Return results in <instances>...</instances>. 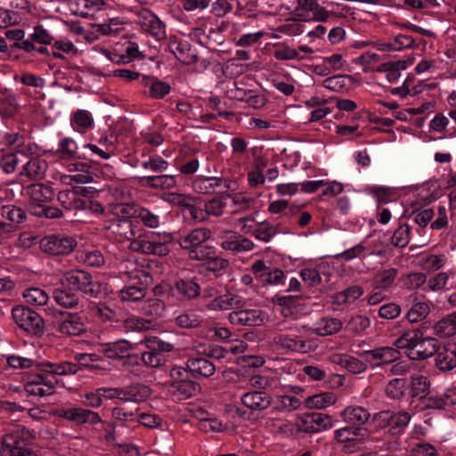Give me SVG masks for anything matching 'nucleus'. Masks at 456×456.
Returning a JSON list of instances; mask_svg holds the SVG:
<instances>
[{
    "label": "nucleus",
    "instance_id": "nucleus-56",
    "mask_svg": "<svg viewBox=\"0 0 456 456\" xmlns=\"http://www.w3.org/2000/svg\"><path fill=\"white\" fill-rule=\"evenodd\" d=\"M351 83V77L346 75H336L325 78L322 86L330 91L343 93L347 91Z\"/></svg>",
    "mask_w": 456,
    "mask_h": 456
},
{
    "label": "nucleus",
    "instance_id": "nucleus-38",
    "mask_svg": "<svg viewBox=\"0 0 456 456\" xmlns=\"http://www.w3.org/2000/svg\"><path fill=\"white\" fill-rule=\"evenodd\" d=\"M343 322L338 318L323 317L316 322L314 328H310V333L325 337L338 333L341 330Z\"/></svg>",
    "mask_w": 456,
    "mask_h": 456
},
{
    "label": "nucleus",
    "instance_id": "nucleus-10",
    "mask_svg": "<svg viewBox=\"0 0 456 456\" xmlns=\"http://www.w3.org/2000/svg\"><path fill=\"white\" fill-rule=\"evenodd\" d=\"M142 30L159 42L167 37L166 24L150 9L140 8L135 12Z\"/></svg>",
    "mask_w": 456,
    "mask_h": 456
},
{
    "label": "nucleus",
    "instance_id": "nucleus-43",
    "mask_svg": "<svg viewBox=\"0 0 456 456\" xmlns=\"http://www.w3.org/2000/svg\"><path fill=\"white\" fill-rule=\"evenodd\" d=\"M367 436V430L362 428L345 427L334 431V438L339 444L358 443Z\"/></svg>",
    "mask_w": 456,
    "mask_h": 456
},
{
    "label": "nucleus",
    "instance_id": "nucleus-27",
    "mask_svg": "<svg viewBox=\"0 0 456 456\" xmlns=\"http://www.w3.org/2000/svg\"><path fill=\"white\" fill-rule=\"evenodd\" d=\"M228 319L233 325L260 326L264 323L265 315L258 309L234 310L229 314Z\"/></svg>",
    "mask_w": 456,
    "mask_h": 456
},
{
    "label": "nucleus",
    "instance_id": "nucleus-47",
    "mask_svg": "<svg viewBox=\"0 0 456 456\" xmlns=\"http://www.w3.org/2000/svg\"><path fill=\"white\" fill-rule=\"evenodd\" d=\"M273 408L280 412H290L300 408L302 401L293 395H278L272 399Z\"/></svg>",
    "mask_w": 456,
    "mask_h": 456
},
{
    "label": "nucleus",
    "instance_id": "nucleus-36",
    "mask_svg": "<svg viewBox=\"0 0 456 456\" xmlns=\"http://www.w3.org/2000/svg\"><path fill=\"white\" fill-rule=\"evenodd\" d=\"M411 64L410 60H399L388 61L380 65L378 71L383 74L389 83H395L401 77L402 71L405 70Z\"/></svg>",
    "mask_w": 456,
    "mask_h": 456
},
{
    "label": "nucleus",
    "instance_id": "nucleus-11",
    "mask_svg": "<svg viewBox=\"0 0 456 456\" xmlns=\"http://www.w3.org/2000/svg\"><path fill=\"white\" fill-rule=\"evenodd\" d=\"M183 373H186V370L180 367H175L170 370L173 381L169 387V393L178 401L192 397L200 391V385L198 383L186 379H177Z\"/></svg>",
    "mask_w": 456,
    "mask_h": 456
},
{
    "label": "nucleus",
    "instance_id": "nucleus-33",
    "mask_svg": "<svg viewBox=\"0 0 456 456\" xmlns=\"http://www.w3.org/2000/svg\"><path fill=\"white\" fill-rule=\"evenodd\" d=\"M437 340L431 337L420 338V341L417 342L411 353H407L411 360H426L434 355L436 351Z\"/></svg>",
    "mask_w": 456,
    "mask_h": 456
},
{
    "label": "nucleus",
    "instance_id": "nucleus-51",
    "mask_svg": "<svg viewBox=\"0 0 456 456\" xmlns=\"http://www.w3.org/2000/svg\"><path fill=\"white\" fill-rule=\"evenodd\" d=\"M77 144L74 139L65 137L58 142L54 155L62 160L75 159L77 155Z\"/></svg>",
    "mask_w": 456,
    "mask_h": 456
},
{
    "label": "nucleus",
    "instance_id": "nucleus-58",
    "mask_svg": "<svg viewBox=\"0 0 456 456\" xmlns=\"http://www.w3.org/2000/svg\"><path fill=\"white\" fill-rule=\"evenodd\" d=\"M408 383L403 378H395L386 386L385 392L387 397L399 400L404 396Z\"/></svg>",
    "mask_w": 456,
    "mask_h": 456
},
{
    "label": "nucleus",
    "instance_id": "nucleus-53",
    "mask_svg": "<svg viewBox=\"0 0 456 456\" xmlns=\"http://www.w3.org/2000/svg\"><path fill=\"white\" fill-rule=\"evenodd\" d=\"M134 215L145 227L149 229H157L163 223L159 215L147 208L141 207L134 209Z\"/></svg>",
    "mask_w": 456,
    "mask_h": 456
},
{
    "label": "nucleus",
    "instance_id": "nucleus-64",
    "mask_svg": "<svg viewBox=\"0 0 456 456\" xmlns=\"http://www.w3.org/2000/svg\"><path fill=\"white\" fill-rule=\"evenodd\" d=\"M443 60L438 57H425L415 66L418 74L435 73L443 68Z\"/></svg>",
    "mask_w": 456,
    "mask_h": 456
},
{
    "label": "nucleus",
    "instance_id": "nucleus-2",
    "mask_svg": "<svg viewBox=\"0 0 456 456\" xmlns=\"http://www.w3.org/2000/svg\"><path fill=\"white\" fill-rule=\"evenodd\" d=\"M106 228L118 243L128 242V248L134 252V242H138L146 234V231L128 217L117 216L109 221Z\"/></svg>",
    "mask_w": 456,
    "mask_h": 456
},
{
    "label": "nucleus",
    "instance_id": "nucleus-45",
    "mask_svg": "<svg viewBox=\"0 0 456 456\" xmlns=\"http://www.w3.org/2000/svg\"><path fill=\"white\" fill-rule=\"evenodd\" d=\"M142 84L149 88V96L153 99H163L171 91V86L168 83L156 77L143 76Z\"/></svg>",
    "mask_w": 456,
    "mask_h": 456
},
{
    "label": "nucleus",
    "instance_id": "nucleus-9",
    "mask_svg": "<svg viewBox=\"0 0 456 456\" xmlns=\"http://www.w3.org/2000/svg\"><path fill=\"white\" fill-rule=\"evenodd\" d=\"M411 415L406 411H381L374 414L372 421L376 428L388 429L392 434H400L408 426Z\"/></svg>",
    "mask_w": 456,
    "mask_h": 456
},
{
    "label": "nucleus",
    "instance_id": "nucleus-37",
    "mask_svg": "<svg viewBox=\"0 0 456 456\" xmlns=\"http://www.w3.org/2000/svg\"><path fill=\"white\" fill-rule=\"evenodd\" d=\"M139 183L151 189L169 190L175 187L176 176L172 175L142 176L139 178Z\"/></svg>",
    "mask_w": 456,
    "mask_h": 456
},
{
    "label": "nucleus",
    "instance_id": "nucleus-8",
    "mask_svg": "<svg viewBox=\"0 0 456 456\" xmlns=\"http://www.w3.org/2000/svg\"><path fill=\"white\" fill-rule=\"evenodd\" d=\"M175 240L171 232H164L157 237L152 236L151 240L141 238L138 242H134V252L154 255L158 256H166L170 251V245Z\"/></svg>",
    "mask_w": 456,
    "mask_h": 456
},
{
    "label": "nucleus",
    "instance_id": "nucleus-42",
    "mask_svg": "<svg viewBox=\"0 0 456 456\" xmlns=\"http://www.w3.org/2000/svg\"><path fill=\"white\" fill-rule=\"evenodd\" d=\"M337 395L332 392H322L307 396L304 400L305 407L307 409L322 410L336 403Z\"/></svg>",
    "mask_w": 456,
    "mask_h": 456
},
{
    "label": "nucleus",
    "instance_id": "nucleus-61",
    "mask_svg": "<svg viewBox=\"0 0 456 456\" xmlns=\"http://www.w3.org/2000/svg\"><path fill=\"white\" fill-rule=\"evenodd\" d=\"M430 381L427 376L415 374L411 376L412 397L424 398L428 393Z\"/></svg>",
    "mask_w": 456,
    "mask_h": 456
},
{
    "label": "nucleus",
    "instance_id": "nucleus-55",
    "mask_svg": "<svg viewBox=\"0 0 456 456\" xmlns=\"http://www.w3.org/2000/svg\"><path fill=\"white\" fill-rule=\"evenodd\" d=\"M435 333L440 338L451 337L456 333V313L438 321L434 327Z\"/></svg>",
    "mask_w": 456,
    "mask_h": 456
},
{
    "label": "nucleus",
    "instance_id": "nucleus-62",
    "mask_svg": "<svg viewBox=\"0 0 456 456\" xmlns=\"http://www.w3.org/2000/svg\"><path fill=\"white\" fill-rule=\"evenodd\" d=\"M366 191L374 197L378 204H387L395 198V191L389 187L373 185L367 187Z\"/></svg>",
    "mask_w": 456,
    "mask_h": 456
},
{
    "label": "nucleus",
    "instance_id": "nucleus-12",
    "mask_svg": "<svg viewBox=\"0 0 456 456\" xmlns=\"http://www.w3.org/2000/svg\"><path fill=\"white\" fill-rule=\"evenodd\" d=\"M359 354L371 369L390 365L401 358L400 351L390 346L365 350Z\"/></svg>",
    "mask_w": 456,
    "mask_h": 456
},
{
    "label": "nucleus",
    "instance_id": "nucleus-20",
    "mask_svg": "<svg viewBox=\"0 0 456 456\" xmlns=\"http://www.w3.org/2000/svg\"><path fill=\"white\" fill-rule=\"evenodd\" d=\"M168 50L175 57L185 65H191L197 61L198 56L195 50L187 40L179 38L176 36L169 37L167 44Z\"/></svg>",
    "mask_w": 456,
    "mask_h": 456
},
{
    "label": "nucleus",
    "instance_id": "nucleus-57",
    "mask_svg": "<svg viewBox=\"0 0 456 456\" xmlns=\"http://www.w3.org/2000/svg\"><path fill=\"white\" fill-rule=\"evenodd\" d=\"M395 52L413 49L418 46L416 38L406 32L395 33L390 37Z\"/></svg>",
    "mask_w": 456,
    "mask_h": 456
},
{
    "label": "nucleus",
    "instance_id": "nucleus-15",
    "mask_svg": "<svg viewBox=\"0 0 456 456\" xmlns=\"http://www.w3.org/2000/svg\"><path fill=\"white\" fill-rule=\"evenodd\" d=\"M21 193L27 198L30 211L37 210L54 198V191L52 187L44 183H31L22 187Z\"/></svg>",
    "mask_w": 456,
    "mask_h": 456
},
{
    "label": "nucleus",
    "instance_id": "nucleus-52",
    "mask_svg": "<svg viewBox=\"0 0 456 456\" xmlns=\"http://www.w3.org/2000/svg\"><path fill=\"white\" fill-rule=\"evenodd\" d=\"M25 302L34 306H43L49 301V294L45 289L31 287L22 292Z\"/></svg>",
    "mask_w": 456,
    "mask_h": 456
},
{
    "label": "nucleus",
    "instance_id": "nucleus-30",
    "mask_svg": "<svg viewBox=\"0 0 456 456\" xmlns=\"http://www.w3.org/2000/svg\"><path fill=\"white\" fill-rule=\"evenodd\" d=\"M200 294V285L191 279H179L172 289V296L179 300H191Z\"/></svg>",
    "mask_w": 456,
    "mask_h": 456
},
{
    "label": "nucleus",
    "instance_id": "nucleus-40",
    "mask_svg": "<svg viewBox=\"0 0 456 456\" xmlns=\"http://www.w3.org/2000/svg\"><path fill=\"white\" fill-rule=\"evenodd\" d=\"M342 419L354 426H362L370 418V413L362 406H347L341 413Z\"/></svg>",
    "mask_w": 456,
    "mask_h": 456
},
{
    "label": "nucleus",
    "instance_id": "nucleus-29",
    "mask_svg": "<svg viewBox=\"0 0 456 456\" xmlns=\"http://www.w3.org/2000/svg\"><path fill=\"white\" fill-rule=\"evenodd\" d=\"M58 330L64 335L79 336L86 330L84 318L77 313H68L60 322Z\"/></svg>",
    "mask_w": 456,
    "mask_h": 456
},
{
    "label": "nucleus",
    "instance_id": "nucleus-3",
    "mask_svg": "<svg viewBox=\"0 0 456 456\" xmlns=\"http://www.w3.org/2000/svg\"><path fill=\"white\" fill-rule=\"evenodd\" d=\"M211 234L210 229L199 227L180 232L175 241L183 250L187 252L191 260H195L203 253L205 248L211 247L205 244L211 238Z\"/></svg>",
    "mask_w": 456,
    "mask_h": 456
},
{
    "label": "nucleus",
    "instance_id": "nucleus-41",
    "mask_svg": "<svg viewBox=\"0 0 456 456\" xmlns=\"http://www.w3.org/2000/svg\"><path fill=\"white\" fill-rule=\"evenodd\" d=\"M187 369L193 376L210 377L216 371L212 362L204 357H191L186 362Z\"/></svg>",
    "mask_w": 456,
    "mask_h": 456
},
{
    "label": "nucleus",
    "instance_id": "nucleus-63",
    "mask_svg": "<svg viewBox=\"0 0 456 456\" xmlns=\"http://www.w3.org/2000/svg\"><path fill=\"white\" fill-rule=\"evenodd\" d=\"M57 200L60 204L66 209H78L82 204V200L78 198L77 193L74 190H63L59 191Z\"/></svg>",
    "mask_w": 456,
    "mask_h": 456
},
{
    "label": "nucleus",
    "instance_id": "nucleus-18",
    "mask_svg": "<svg viewBox=\"0 0 456 456\" xmlns=\"http://www.w3.org/2000/svg\"><path fill=\"white\" fill-rule=\"evenodd\" d=\"M56 415L77 425L85 423L98 424L102 421L97 412L81 407L61 408L56 411Z\"/></svg>",
    "mask_w": 456,
    "mask_h": 456
},
{
    "label": "nucleus",
    "instance_id": "nucleus-44",
    "mask_svg": "<svg viewBox=\"0 0 456 456\" xmlns=\"http://www.w3.org/2000/svg\"><path fill=\"white\" fill-rule=\"evenodd\" d=\"M124 402L141 403L145 401L151 394V389L142 384H134L122 388Z\"/></svg>",
    "mask_w": 456,
    "mask_h": 456
},
{
    "label": "nucleus",
    "instance_id": "nucleus-6",
    "mask_svg": "<svg viewBox=\"0 0 456 456\" xmlns=\"http://www.w3.org/2000/svg\"><path fill=\"white\" fill-rule=\"evenodd\" d=\"M190 187L199 195H213L232 191V181L222 176L198 175L192 177Z\"/></svg>",
    "mask_w": 456,
    "mask_h": 456
},
{
    "label": "nucleus",
    "instance_id": "nucleus-32",
    "mask_svg": "<svg viewBox=\"0 0 456 456\" xmlns=\"http://www.w3.org/2000/svg\"><path fill=\"white\" fill-rule=\"evenodd\" d=\"M79 370L77 363L70 362H44L41 363V370L45 375H49L56 379V376H66L75 374Z\"/></svg>",
    "mask_w": 456,
    "mask_h": 456
},
{
    "label": "nucleus",
    "instance_id": "nucleus-54",
    "mask_svg": "<svg viewBox=\"0 0 456 456\" xmlns=\"http://www.w3.org/2000/svg\"><path fill=\"white\" fill-rule=\"evenodd\" d=\"M105 55L116 63H127L134 59H142L143 56L139 51V47L135 43H129L124 54L118 55L108 51H105Z\"/></svg>",
    "mask_w": 456,
    "mask_h": 456
},
{
    "label": "nucleus",
    "instance_id": "nucleus-35",
    "mask_svg": "<svg viewBox=\"0 0 456 456\" xmlns=\"http://www.w3.org/2000/svg\"><path fill=\"white\" fill-rule=\"evenodd\" d=\"M20 81L28 87L26 94L37 100L45 98L43 89L45 86V80L43 77L30 72H24L21 74Z\"/></svg>",
    "mask_w": 456,
    "mask_h": 456
},
{
    "label": "nucleus",
    "instance_id": "nucleus-60",
    "mask_svg": "<svg viewBox=\"0 0 456 456\" xmlns=\"http://www.w3.org/2000/svg\"><path fill=\"white\" fill-rule=\"evenodd\" d=\"M154 324L151 320L131 316L124 320L123 327L126 332H142L151 330Z\"/></svg>",
    "mask_w": 456,
    "mask_h": 456
},
{
    "label": "nucleus",
    "instance_id": "nucleus-21",
    "mask_svg": "<svg viewBox=\"0 0 456 456\" xmlns=\"http://www.w3.org/2000/svg\"><path fill=\"white\" fill-rule=\"evenodd\" d=\"M1 216L10 221V224L0 221V233H11L27 221L26 212L14 205L3 206Z\"/></svg>",
    "mask_w": 456,
    "mask_h": 456
},
{
    "label": "nucleus",
    "instance_id": "nucleus-13",
    "mask_svg": "<svg viewBox=\"0 0 456 456\" xmlns=\"http://www.w3.org/2000/svg\"><path fill=\"white\" fill-rule=\"evenodd\" d=\"M77 244L76 239L71 236L52 234L40 240V248L49 255H69L75 249Z\"/></svg>",
    "mask_w": 456,
    "mask_h": 456
},
{
    "label": "nucleus",
    "instance_id": "nucleus-39",
    "mask_svg": "<svg viewBox=\"0 0 456 456\" xmlns=\"http://www.w3.org/2000/svg\"><path fill=\"white\" fill-rule=\"evenodd\" d=\"M28 159V155L23 149L5 152L0 157V167L6 174L16 171L20 164H23Z\"/></svg>",
    "mask_w": 456,
    "mask_h": 456
},
{
    "label": "nucleus",
    "instance_id": "nucleus-23",
    "mask_svg": "<svg viewBox=\"0 0 456 456\" xmlns=\"http://www.w3.org/2000/svg\"><path fill=\"white\" fill-rule=\"evenodd\" d=\"M220 247L225 251H231L237 254L252 250L255 244L251 240L238 232H226L222 237Z\"/></svg>",
    "mask_w": 456,
    "mask_h": 456
},
{
    "label": "nucleus",
    "instance_id": "nucleus-26",
    "mask_svg": "<svg viewBox=\"0 0 456 456\" xmlns=\"http://www.w3.org/2000/svg\"><path fill=\"white\" fill-rule=\"evenodd\" d=\"M232 200L234 204L239 202V196L232 195L228 191L217 193L216 196L205 201L206 213L213 217H220L226 213L228 200Z\"/></svg>",
    "mask_w": 456,
    "mask_h": 456
},
{
    "label": "nucleus",
    "instance_id": "nucleus-14",
    "mask_svg": "<svg viewBox=\"0 0 456 456\" xmlns=\"http://www.w3.org/2000/svg\"><path fill=\"white\" fill-rule=\"evenodd\" d=\"M256 279L264 286H279L285 283L284 272L279 268H270L262 259L256 260L250 266Z\"/></svg>",
    "mask_w": 456,
    "mask_h": 456
},
{
    "label": "nucleus",
    "instance_id": "nucleus-59",
    "mask_svg": "<svg viewBox=\"0 0 456 456\" xmlns=\"http://www.w3.org/2000/svg\"><path fill=\"white\" fill-rule=\"evenodd\" d=\"M212 34L217 33L212 27L203 23L196 28H193L189 36L192 41H195L201 45L208 46L211 41Z\"/></svg>",
    "mask_w": 456,
    "mask_h": 456
},
{
    "label": "nucleus",
    "instance_id": "nucleus-49",
    "mask_svg": "<svg viewBox=\"0 0 456 456\" xmlns=\"http://www.w3.org/2000/svg\"><path fill=\"white\" fill-rule=\"evenodd\" d=\"M422 335L423 331L419 329L405 330L399 338L395 340L394 345L396 346L397 350L405 349L407 350V353H411L417 342L420 341Z\"/></svg>",
    "mask_w": 456,
    "mask_h": 456
},
{
    "label": "nucleus",
    "instance_id": "nucleus-34",
    "mask_svg": "<svg viewBox=\"0 0 456 456\" xmlns=\"http://www.w3.org/2000/svg\"><path fill=\"white\" fill-rule=\"evenodd\" d=\"M47 169V162L38 157H29L21 166L20 175H25L31 180L41 179L45 176Z\"/></svg>",
    "mask_w": 456,
    "mask_h": 456
},
{
    "label": "nucleus",
    "instance_id": "nucleus-22",
    "mask_svg": "<svg viewBox=\"0 0 456 456\" xmlns=\"http://www.w3.org/2000/svg\"><path fill=\"white\" fill-rule=\"evenodd\" d=\"M242 405L251 412L262 411L272 405V396L265 391H247L240 395Z\"/></svg>",
    "mask_w": 456,
    "mask_h": 456
},
{
    "label": "nucleus",
    "instance_id": "nucleus-46",
    "mask_svg": "<svg viewBox=\"0 0 456 456\" xmlns=\"http://www.w3.org/2000/svg\"><path fill=\"white\" fill-rule=\"evenodd\" d=\"M397 275L398 270L394 267H387L378 271L373 278L374 289L379 290H387L390 289Z\"/></svg>",
    "mask_w": 456,
    "mask_h": 456
},
{
    "label": "nucleus",
    "instance_id": "nucleus-31",
    "mask_svg": "<svg viewBox=\"0 0 456 456\" xmlns=\"http://www.w3.org/2000/svg\"><path fill=\"white\" fill-rule=\"evenodd\" d=\"M132 349V344L128 340L118 339L102 345L100 352L106 358L118 360L129 356Z\"/></svg>",
    "mask_w": 456,
    "mask_h": 456
},
{
    "label": "nucleus",
    "instance_id": "nucleus-17",
    "mask_svg": "<svg viewBox=\"0 0 456 456\" xmlns=\"http://www.w3.org/2000/svg\"><path fill=\"white\" fill-rule=\"evenodd\" d=\"M68 174L60 176V182L66 185L76 187L93 182L94 176L90 171V166L82 162H72L67 165Z\"/></svg>",
    "mask_w": 456,
    "mask_h": 456
},
{
    "label": "nucleus",
    "instance_id": "nucleus-48",
    "mask_svg": "<svg viewBox=\"0 0 456 456\" xmlns=\"http://www.w3.org/2000/svg\"><path fill=\"white\" fill-rule=\"evenodd\" d=\"M204 318L193 311H183L176 314L175 323L181 329H197L201 327Z\"/></svg>",
    "mask_w": 456,
    "mask_h": 456
},
{
    "label": "nucleus",
    "instance_id": "nucleus-1",
    "mask_svg": "<svg viewBox=\"0 0 456 456\" xmlns=\"http://www.w3.org/2000/svg\"><path fill=\"white\" fill-rule=\"evenodd\" d=\"M283 330L287 333L275 338L276 344L282 349L300 354H306L316 349V343L306 338L307 334L310 333V328L304 324L298 322L285 323Z\"/></svg>",
    "mask_w": 456,
    "mask_h": 456
},
{
    "label": "nucleus",
    "instance_id": "nucleus-25",
    "mask_svg": "<svg viewBox=\"0 0 456 456\" xmlns=\"http://www.w3.org/2000/svg\"><path fill=\"white\" fill-rule=\"evenodd\" d=\"M436 365L442 370H451L456 367V342L450 341L443 346L436 344L434 354Z\"/></svg>",
    "mask_w": 456,
    "mask_h": 456
},
{
    "label": "nucleus",
    "instance_id": "nucleus-4",
    "mask_svg": "<svg viewBox=\"0 0 456 456\" xmlns=\"http://www.w3.org/2000/svg\"><path fill=\"white\" fill-rule=\"evenodd\" d=\"M118 274L124 281H137L143 286L151 285L153 281L148 261L135 256L128 257L119 264Z\"/></svg>",
    "mask_w": 456,
    "mask_h": 456
},
{
    "label": "nucleus",
    "instance_id": "nucleus-7",
    "mask_svg": "<svg viewBox=\"0 0 456 456\" xmlns=\"http://www.w3.org/2000/svg\"><path fill=\"white\" fill-rule=\"evenodd\" d=\"M63 283L70 289L79 290L92 297H97L101 293V284L93 280V277L82 270H70L65 273Z\"/></svg>",
    "mask_w": 456,
    "mask_h": 456
},
{
    "label": "nucleus",
    "instance_id": "nucleus-50",
    "mask_svg": "<svg viewBox=\"0 0 456 456\" xmlns=\"http://www.w3.org/2000/svg\"><path fill=\"white\" fill-rule=\"evenodd\" d=\"M244 233L251 234L262 242H269L277 234V228L265 221L255 224L253 229H244Z\"/></svg>",
    "mask_w": 456,
    "mask_h": 456
},
{
    "label": "nucleus",
    "instance_id": "nucleus-19",
    "mask_svg": "<svg viewBox=\"0 0 456 456\" xmlns=\"http://www.w3.org/2000/svg\"><path fill=\"white\" fill-rule=\"evenodd\" d=\"M194 261L201 262L206 271L216 276H219L230 264L226 258L216 253L214 246L205 248L203 253Z\"/></svg>",
    "mask_w": 456,
    "mask_h": 456
},
{
    "label": "nucleus",
    "instance_id": "nucleus-28",
    "mask_svg": "<svg viewBox=\"0 0 456 456\" xmlns=\"http://www.w3.org/2000/svg\"><path fill=\"white\" fill-rule=\"evenodd\" d=\"M295 12L299 16L312 15L316 20H325L329 18L328 11L318 0H297Z\"/></svg>",
    "mask_w": 456,
    "mask_h": 456
},
{
    "label": "nucleus",
    "instance_id": "nucleus-16",
    "mask_svg": "<svg viewBox=\"0 0 456 456\" xmlns=\"http://www.w3.org/2000/svg\"><path fill=\"white\" fill-rule=\"evenodd\" d=\"M56 382L57 379L51 378L49 375H45L41 371L28 377L24 389L30 395L45 397L54 393Z\"/></svg>",
    "mask_w": 456,
    "mask_h": 456
},
{
    "label": "nucleus",
    "instance_id": "nucleus-5",
    "mask_svg": "<svg viewBox=\"0 0 456 456\" xmlns=\"http://www.w3.org/2000/svg\"><path fill=\"white\" fill-rule=\"evenodd\" d=\"M13 322L24 332L35 337H41L45 332V322L41 315L31 308L17 305L12 309Z\"/></svg>",
    "mask_w": 456,
    "mask_h": 456
},
{
    "label": "nucleus",
    "instance_id": "nucleus-24",
    "mask_svg": "<svg viewBox=\"0 0 456 456\" xmlns=\"http://www.w3.org/2000/svg\"><path fill=\"white\" fill-rule=\"evenodd\" d=\"M244 305L242 297L231 291L218 293L213 301L206 305V308L209 311H229L240 309Z\"/></svg>",
    "mask_w": 456,
    "mask_h": 456
}]
</instances>
